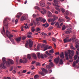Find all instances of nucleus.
<instances>
[{"label":"nucleus","mask_w":79,"mask_h":79,"mask_svg":"<svg viewBox=\"0 0 79 79\" xmlns=\"http://www.w3.org/2000/svg\"><path fill=\"white\" fill-rule=\"evenodd\" d=\"M5 27L6 29H8V24H6L5 25Z\"/></svg>","instance_id":"nucleus-40"},{"label":"nucleus","mask_w":79,"mask_h":79,"mask_svg":"<svg viewBox=\"0 0 79 79\" xmlns=\"http://www.w3.org/2000/svg\"><path fill=\"white\" fill-rule=\"evenodd\" d=\"M69 54V53H68V52H66L65 53V56H68V55Z\"/></svg>","instance_id":"nucleus-53"},{"label":"nucleus","mask_w":79,"mask_h":79,"mask_svg":"<svg viewBox=\"0 0 79 79\" xmlns=\"http://www.w3.org/2000/svg\"><path fill=\"white\" fill-rule=\"evenodd\" d=\"M22 15V13H19L17 14V15L15 16L17 18L19 19V18L21 15Z\"/></svg>","instance_id":"nucleus-8"},{"label":"nucleus","mask_w":79,"mask_h":79,"mask_svg":"<svg viewBox=\"0 0 79 79\" xmlns=\"http://www.w3.org/2000/svg\"><path fill=\"white\" fill-rule=\"evenodd\" d=\"M53 5H54V6H56V7H55L56 9V10H57V11H59V12H60V11H61L60 10V9L59 8H60V6H59V5H56V4H54L53 3Z\"/></svg>","instance_id":"nucleus-6"},{"label":"nucleus","mask_w":79,"mask_h":79,"mask_svg":"<svg viewBox=\"0 0 79 79\" xmlns=\"http://www.w3.org/2000/svg\"><path fill=\"white\" fill-rule=\"evenodd\" d=\"M55 26L58 27V28H61L60 26V23L58 22H57L55 24Z\"/></svg>","instance_id":"nucleus-19"},{"label":"nucleus","mask_w":79,"mask_h":79,"mask_svg":"<svg viewBox=\"0 0 79 79\" xmlns=\"http://www.w3.org/2000/svg\"><path fill=\"white\" fill-rule=\"evenodd\" d=\"M23 63H26L28 61V60H27V58L24 57L23 58Z\"/></svg>","instance_id":"nucleus-13"},{"label":"nucleus","mask_w":79,"mask_h":79,"mask_svg":"<svg viewBox=\"0 0 79 79\" xmlns=\"http://www.w3.org/2000/svg\"><path fill=\"white\" fill-rule=\"evenodd\" d=\"M77 55H75L74 56V60H76L77 58Z\"/></svg>","instance_id":"nucleus-46"},{"label":"nucleus","mask_w":79,"mask_h":79,"mask_svg":"<svg viewBox=\"0 0 79 79\" xmlns=\"http://www.w3.org/2000/svg\"><path fill=\"white\" fill-rule=\"evenodd\" d=\"M43 19H42V18H41V17L39 18V21H40V22H42V21Z\"/></svg>","instance_id":"nucleus-49"},{"label":"nucleus","mask_w":79,"mask_h":79,"mask_svg":"<svg viewBox=\"0 0 79 79\" xmlns=\"http://www.w3.org/2000/svg\"><path fill=\"white\" fill-rule=\"evenodd\" d=\"M72 32V31L71 30H69V31H65V33L67 34H69Z\"/></svg>","instance_id":"nucleus-23"},{"label":"nucleus","mask_w":79,"mask_h":79,"mask_svg":"<svg viewBox=\"0 0 79 79\" xmlns=\"http://www.w3.org/2000/svg\"><path fill=\"white\" fill-rule=\"evenodd\" d=\"M6 63H4L3 62L2 63V67L4 69H5L6 68V66H5Z\"/></svg>","instance_id":"nucleus-15"},{"label":"nucleus","mask_w":79,"mask_h":79,"mask_svg":"<svg viewBox=\"0 0 79 79\" xmlns=\"http://www.w3.org/2000/svg\"><path fill=\"white\" fill-rule=\"evenodd\" d=\"M65 29H66V27L65 26V25H64L62 26V30H65Z\"/></svg>","instance_id":"nucleus-41"},{"label":"nucleus","mask_w":79,"mask_h":79,"mask_svg":"<svg viewBox=\"0 0 79 79\" xmlns=\"http://www.w3.org/2000/svg\"><path fill=\"white\" fill-rule=\"evenodd\" d=\"M52 40H53V41L55 42H56V39H55V38H52Z\"/></svg>","instance_id":"nucleus-50"},{"label":"nucleus","mask_w":79,"mask_h":79,"mask_svg":"<svg viewBox=\"0 0 79 79\" xmlns=\"http://www.w3.org/2000/svg\"><path fill=\"white\" fill-rule=\"evenodd\" d=\"M40 5L42 7H44V6H45V4L44 3H41L40 4Z\"/></svg>","instance_id":"nucleus-24"},{"label":"nucleus","mask_w":79,"mask_h":79,"mask_svg":"<svg viewBox=\"0 0 79 79\" xmlns=\"http://www.w3.org/2000/svg\"><path fill=\"white\" fill-rule=\"evenodd\" d=\"M55 21V19H48V22H50V21Z\"/></svg>","instance_id":"nucleus-30"},{"label":"nucleus","mask_w":79,"mask_h":79,"mask_svg":"<svg viewBox=\"0 0 79 79\" xmlns=\"http://www.w3.org/2000/svg\"><path fill=\"white\" fill-rule=\"evenodd\" d=\"M61 10L63 13H64V9L61 8Z\"/></svg>","instance_id":"nucleus-57"},{"label":"nucleus","mask_w":79,"mask_h":79,"mask_svg":"<svg viewBox=\"0 0 79 79\" xmlns=\"http://www.w3.org/2000/svg\"><path fill=\"white\" fill-rule=\"evenodd\" d=\"M31 68L32 69H35L33 65H31Z\"/></svg>","instance_id":"nucleus-59"},{"label":"nucleus","mask_w":79,"mask_h":79,"mask_svg":"<svg viewBox=\"0 0 79 79\" xmlns=\"http://www.w3.org/2000/svg\"><path fill=\"white\" fill-rule=\"evenodd\" d=\"M40 53H38L37 54V56H38V58H40Z\"/></svg>","instance_id":"nucleus-56"},{"label":"nucleus","mask_w":79,"mask_h":79,"mask_svg":"<svg viewBox=\"0 0 79 79\" xmlns=\"http://www.w3.org/2000/svg\"><path fill=\"white\" fill-rule=\"evenodd\" d=\"M52 48V47L50 46H48V50H49V49H51V48Z\"/></svg>","instance_id":"nucleus-60"},{"label":"nucleus","mask_w":79,"mask_h":79,"mask_svg":"<svg viewBox=\"0 0 79 79\" xmlns=\"http://www.w3.org/2000/svg\"><path fill=\"white\" fill-rule=\"evenodd\" d=\"M48 45H45L44 48V49L43 50V51H45L46 50H48Z\"/></svg>","instance_id":"nucleus-31"},{"label":"nucleus","mask_w":79,"mask_h":79,"mask_svg":"<svg viewBox=\"0 0 79 79\" xmlns=\"http://www.w3.org/2000/svg\"><path fill=\"white\" fill-rule=\"evenodd\" d=\"M49 65L50 66H51L52 67H53V66L54 65H53V62H51V63H50L49 64Z\"/></svg>","instance_id":"nucleus-38"},{"label":"nucleus","mask_w":79,"mask_h":79,"mask_svg":"<svg viewBox=\"0 0 79 79\" xmlns=\"http://www.w3.org/2000/svg\"><path fill=\"white\" fill-rule=\"evenodd\" d=\"M27 43L25 45V47H26V48H27V46H28V44L27 43Z\"/></svg>","instance_id":"nucleus-58"},{"label":"nucleus","mask_w":79,"mask_h":79,"mask_svg":"<svg viewBox=\"0 0 79 79\" xmlns=\"http://www.w3.org/2000/svg\"><path fill=\"white\" fill-rule=\"evenodd\" d=\"M41 69L42 70V72H44V73H47V72H48V71L46 70L44 68H42Z\"/></svg>","instance_id":"nucleus-20"},{"label":"nucleus","mask_w":79,"mask_h":79,"mask_svg":"<svg viewBox=\"0 0 79 79\" xmlns=\"http://www.w3.org/2000/svg\"><path fill=\"white\" fill-rule=\"evenodd\" d=\"M6 58L5 57H3L2 58V61H3V63H4V64H5L6 63Z\"/></svg>","instance_id":"nucleus-28"},{"label":"nucleus","mask_w":79,"mask_h":79,"mask_svg":"<svg viewBox=\"0 0 79 79\" xmlns=\"http://www.w3.org/2000/svg\"><path fill=\"white\" fill-rule=\"evenodd\" d=\"M76 61H75L73 63V67H74L76 66Z\"/></svg>","instance_id":"nucleus-43"},{"label":"nucleus","mask_w":79,"mask_h":79,"mask_svg":"<svg viewBox=\"0 0 79 79\" xmlns=\"http://www.w3.org/2000/svg\"><path fill=\"white\" fill-rule=\"evenodd\" d=\"M13 37V35H9H9H8V36H7V37L9 39H10V40L11 41L12 44H15V42L14 41V40H13V39H11V37Z\"/></svg>","instance_id":"nucleus-4"},{"label":"nucleus","mask_w":79,"mask_h":79,"mask_svg":"<svg viewBox=\"0 0 79 79\" xmlns=\"http://www.w3.org/2000/svg\"><path fill=\"white\" fill-rule=\"evenodd\" d=\"M42 21H43V23H44L46 21V20L45 19H43Z\"/></svg>","instance_id":"nucleus-52"},{"label":"nucleus","mask_w":79,"mask_h":79,"mask_svg":"<svg viewBox=\"0 0 79 79\" xmlns=\"http://www.w3.org/2000/svg\"><path fill=\"white\" fill-rule=\"evenodd\" d=\"M69 59L71 60L72 58H73V56L74 55V51H71V50H69Z\"/></svg>","instance_id":"nucleus-3"},{"label":"nucleus","mask_w":79,"mask_h":79,"mask_svg":"<svg viewBox=\"0 0 79 79\" xmlns=\"http://www.w3.org/2000/svg\"><path fill=\"white\" fill-rule=\"evenodd\" d=\"M75 39V38H71L69 40V37H67L64 40V43H66V42H71V41H73V42L74 41V40Z\"/></svg>","instance_id":"nucleus-1"},{"label":"nucleus","mask_w":79,"mask_h":79,"mask_svg":"<svg viewBox=\"0 0 79 79\" xmlns=\"http://www.w3.org/2000/svg\"><path fill=\"white\" fill-rule=\"evenodd\" d=\"M52 29H53V27H50L48 28V30H49L50 31H51V30H52Z\"/></svg>","instance_id":"nucleus-62"},{"label":"nucleus","mask_w":79,"mask_h":79,"mask_svg":"<svg viewBox=\"0 0 79 79\" xmlns=\"http://www.w3.org/2000/svg\"><path fill=\"white\" fill-rule=\"evenodd\" d=\"M45 53H46V54L48 55H50V54L48 53V51H47L45 52Z\"/></svg>","instance_id":"nucleus-61"},{"label":"nucleus","mask_w":79,"mask_h":79,"mask_svg":"<svg viewBox=\"0 0 79 79\" xmlns=\"http://www.w3.org/2000/svg\"><path fill=\"white\" fill-rule=\"evenodd\" d=\"M42 9L43 10L44 13H47V11H46V10L44 9V8H42Z\"/></svg>","instance_id":"nucleus-55"},{"label":"nucleus","mask_w":79,"mask_h":79,"mask_svg":"<svg viewBox=\"0 0 79 79\" xmlns=\"http://www.w3.org/2000/svg\"><path fill=\"white\" fill-rule=\"evenodd\" d=\"M53 18L54 19H55V20H56V19H58V17L56 16V15H55L53 16Z\"/></svg>","instance_id":"nucleus-44"},{"label":"nucleus","mask_w":79,"mask_h":79,"mask_svg":"<svg viewBox=\"0 0 79 79\" xmlns=\"http://www.w3.org/2000/svg\"><path fill=\"white\" fill-rule=\"evenodd\" d=\"M31 54H29L27 55V58L29 60L31 58Z\"/></svg>","instance_id":"nucleus-32"},{"label":"nucleus","mask_w":79,"mask_h":79,"mask_svg":"<svg viewBox=\"0 0 79 79\" xmlns=\"http://www.w3.org/2000/svg\"><path fill=\"white\" fill-rule=\"evenodd\" d=\"M27 37H28V38H30V37H31V35H32V33L31 32H29L27 33Z\"/></svg>","instance_id":"nucleus-10"},{"label":"nucleus","mask_w":79,"mask_h":79,"mask_svg":"<svg viewBox=\"0 0 79 79\" xmlns=\"http://www.w3.org/2000/svg\"><path fill=\"white\" fill-rule=\"evenodd\" d=\"M8 61H6V64L7 66H9L10 64H14V61L10 59H7Z\"/></svg>","instance_id":"nucleus-2"},{"label":"nucleus","mask_w":79,"mask_h":79,"mask_svg":"<svg viewBox=\"0 0 79 79\" xmlns=\"http://www.w3.org/2000/svg\"><path fill=\"white\" fill-rule=\"evenodd\" d=\"M52 14L50 11H48V18H50L52 16Z\"/></svg>","instance_id":"nucleus-11"},{"label":"nucleus","mask_w":79,"mask_h":79,"mask_svg":"<svg viewBox=\"0 0 79 79\" xmlns=\"http://www.w3.org/2000/svg\"><path fill=\"white\" fill-rule=\"evenodd\" d=\"M39 73L40 74H41V75H42V76H45V74H44V73L42 72H39Z\"/></svg>","instance_id":"nucleus-36"},{"label":"nucleus","mask_w":79,"mask_h":79,"mask_svg":"<svg viewBox=\"0 0 79 79\" xmlns=\"http://www.w3.org/2000/svg\"><path fill=\"white\" fill-rule=\"evenodd\" d=\"M3 32L4 33V34H5L6 35L7 37H8V35H10V31H8V30H6V32L5 33V29L4 28V27L3 28Z\"/></svg>","instance_id":"nucleus-5"},{"label":"nucleus","mask_w":79,"mask_h":79,"mask_svg":"<svg viewBox=\"0 0 79 79\" xmlns=\"http://www.w3.org/2000/svg\"><path fill=\"white\" fill-rule=\"evenodd\" d=\"M46 68L48 69L49 73H51L52 72V70L51 69V68L50 67V66L48 65H47L46 67Z\"/></svg>","instance_id":"nucleus-9"},{"label":"nucleus","mask_w":79,"mask_h":79,"mask_svg":"<svg viewBox=\"0 0 79 79\" xmlns=\"http://www.w3.org/2000/svg\"><path fill=\"white\" fill-rule=\"evenodd\" d=\"M72 38H75V40H74V41H73V42H75V44H76L77 43H78V42H79V40H76V36H75V37H74V36H73Z\"/></svg>","instance_id":"nucleus-17"},{"label":"nucleus","mask_w":79,"mask_h":79,"mask_svg":"<svg viewBox=\"0 0 79 79\" xmlns=\"http://www.w3.org/2000/svg\"><path fill=\"white\" fill-rule=\"evenodd\" d=\"M59 60H60V57H57L55 59H54V62L55 63H58V62H59Z\"/></svg>","instance_id":"nucleus-7"},{"label":"nucleus","mask_w":79,"mask_h":79,"mask_svg":"<svg viewBox=\"0 0 79 79\" xmlns=\"http://www.w3.org/2000/svg\"><path fill=\"white\" fill-rule=\"evenodd\" d=\"M29 47L30 48H31V47H32V45H33V43H28Z\"/></svg>","instance_id":"nucleus-22"},{"label":"nucleus","mask_w":79,"mask_h":79,"mask_svg":"<svg viewBox=\"0 0 79 79\" xmlns=\"http://www.w3.org/2000/svg\"><path fill=\"white\" fill-rule=\"evenodd\" d=\"M6 21H7V18L5 19L4 20L3 22V24H5L6 22Z\"/></svg>","instance_id":"nucleus-34"},{"label":"nucleus","mask_w":79,"mask_h":79,"mask_svg":"<svg viewBox=\"0 0 79 79\" xmlns=\"http://www.w3.org/2000/svg\"><path fill=\"white\" fill-rule=\"evenodd\" d=\"M40 57L42 59H44V58H45V57H44V54H41L40 56Z\"/></svg>","instance_id":"nucleus-26"},{"label":"nucleus","mask_w":79,"mask_h":79,"mask_svg":"<svg viewBox=\"0 0 79 79\" xmlns=\"http://www.w3.org/2000/svg\"><path fill=\"white\" fill-rule=\"evenodd\" d=\"M26 16H23L21 18V21H23L24 20H26Z\"/></svg>","instance_id":"nucleus-16"},{"label":"nucleus","mask_w":79,"mask_h":79,"mask_svg":"<svg viewBox=\"0 0 79 79\" xmlns=\"http://www.w3.org/2000/svg\"><path fill=\"white\" fill-rule=\"evenodd\" d=\"M40 44H39L38 45L37 49L36 50V51L39 50V49L40 48Z\"/></svg>","instance_id":"nucleus-29"},{"label":"nucleus","mask_w":79,"mask_h":79,"mask_svg":"<svg viewBox=\"0 0 79 79\" xmlns=\"http://www.w3.org/2000/svg\"><path fill=\"white\" fill-rule=\"evenodd\" d=\"M43 26H44L45 27H47L49 26V24L48 23H46L43 24Z\"/></svg>","instance_id":"nucleus-18"},{"label":"nucleus","mask_w":79,"mask_h":79,"mask_svg":"<svg viewBox=\"0 0 79 79\" xmlns=\"http://www.w3.org/2000/svg\"><path fill=\"white\" fill-rule=\"evenodd\" d=\"M60 64H63V62L62 59H60Z\"/></svg>","instance_id":"nucleus-39"},{"label":"nucleus","mask_w":79,"mask_h":79,"mask_svg":"<svg viewBox=\"0 0 79 79\" xmlns=\"http://www.w3.org/2000/svg\"><path fill=\"white\" fill-rule=\"evenodd\" d=\"M31 56H32L33 58L35 60H36V59H37V56H36L35 54L34 53L32 54Z\"/></svg>","instance_id":"nucleus-12"},{"label":"nucleus","mask_w":79,"mask_h":79,"mask_svg":"<svg viewBox=\"0 0 79 79\" xmlns=\"http://www.w3.org/2000/svg\"><path fill=\"white\" fill-rule=\"evenodd\" d=\"M79 47V44H77L75 46V47L76 48H78Z\"/></svg>","instance_id":"nucleus-51"},{"label":"nucleus","mask_w":79,"mask_h":79,"mask_svg":"<svg viewBox=\"0 0 79 79\" xmlns=\"http://www.w3.org/2000/svg\"><path fill=\"white\" fill-rule=\"evenodd\" d=\"M34 8L36 9V10H39L40 11V8L37 6L35 7Z\"/></svg>","instance_id":"nucleus-33"},{"label":"nucleus","mask_w":79,"mask_h":79,"mask_svg":"<svg viewBox=\"0 0 79 79\" xmlns=\"http://www.w3.org/2000/svg\"><path fill=\"white\" fill-rule=\"evenodd\" d=\"M34 77L35 79H39V75H36Z\"/></svg>","instance_id":"nucleus-35"},{"label":"nucleus","mask_w":79,"mask_h":79,"mask_svg":"<svg viewBox=\"0 0 79 79\" xmlns=\"http://www.w3.org/2000/svg\"><path fill=\"white\" fill-rule=\"evenodd\" d=\"M26 39V37L25 36H23L22 38V40H25V39Z\"/></svg>","instance_id":"nucleus-54"},{"label":"nucleus","mask_w":79,"mask_h":79,"mask_svg":"<svg viewBox=\"0 0 79 79\" xmlns=\"http://www.w3.org/2000/svg\"><path fill=\"white\" fill-rule=\"evenodd\" d=\"M21 37H18L16 39V41H17V42H19V41H20V40H21Z\"/></svg>","instance_id":"nucleus-27"},{"label":"nucleus","mask_w":79,"mask_h":79,"mask_svg":"<svg viewBox=\"0 0 79 79\" xmlns=\"http://www.w3.org/2000/svg\"><path fill=\"white\" fill-rule=\"evenodd\" d=\"M41 36L43 37H46L47 36V34H45V33L43 32L41 34Z\"/></svg>","instance_id":"nucleus-14"},{"label":"nucleus","mask_w":79,"mask_h":79,"mask_svg":"<svg viewBox=\"0 0 79 79\" xmlns=\"http://www.w3.org/2000/svg\"><path fill=\"white\" fill-rule=\"evenodd\" d=\"M37 66H40V63H38L36 64Z\"/></svg>","instance_id":"nucleus-63"},{"label":"nucleus","mask_w":79,"mask_h":79,"mask_svg":"<svg viewBox=\"0 0 79 79\" xmlns=\"http://www.w3.org/2000/svg\"><path fill=\"white\" fill-rule=\"evenodd\" d=\"M49 53H54V51L53 50V49H52L49 51Z\"/></svg>","instance_id":"nucleus-42"},{"label":"nucleus","mask_w":79,"mask_h":79,"mask_svg":"<svg viewBox=\"0 0 79 79\" xmlns=\"http://www.w3.org/2000/svg\"><path fill=\"white\" fill-rule=\"evenodd\" d=\"M31 31L32 32H34V31H35V29H34V27H32Z\"/></svg>","instance_id":"nucleus-37"},{"label":"nucleus","mask_w":79,"mask_h":79,"mask_svg":"<svg viewBox=\"0 0 79 79\" xmlns=\"http://www.w3.org/2000/svg\"><path fill=\"white\" fill-rule=\"evenodd\" d=\"M45 44H43L41 46V48H44V50L45 49Z\"/></svg>","instance_id":"nucleus-48"},{"label":"nucleus","mask_w":79,"mask_h":79,"mask_svg":"<svg viewBox=\"0 0 79 79\" xmlns=\"http://www.w3.org/2000/svg\"><path fill=\"white\" fill-rule=\"evenodd\" d=\"M40 31V28L38 27L36 29V32H39V31Z\"/></svg>","instance_id":"nucleus-45"},{"label":"nucleus","mask_w":79,"mask_h":79,"mask_svg":"<svg viewBox=\"0 0 79 79\" xmlns=\"http://www.w3.org/2000/svg\"><path fill=\"white\" fill-rule=\"evenodd\" d=\"M60 56L61 58H64V54L63 52H62L61 53L60 55Z\"/></svg>","instance_id":"nucleus-21"},{"label":"nucleus","mask_w":79,"mask_h":79,"mask_svg":"<svg viewBox=\"0 0 79 79\" xmlns=\"http://www.w3.org/2000/svg\"><path fill=\"white\" fill-rule=\"evenodd\" d=\"M71 29V26L70 25H69V26H68L67 30L68 31H69Z\"/></svg>","instance_id":"nucleus-25"},{"label":"nucleus","mask_w":79,"mask_h":79,"mask_svg":"<svg viewBox=\"0 0 79 79\" xmlns=\"http://www.w3.org/2000/svg\"><path fill=\"white\" fill-rule=\"evenodd\" d=\"M54 3H56V4L57 5H58V2L56 0L54 1Z\"/></svg>","instance_id":"nucleus-47"},{"label":"nucleus","mask_w":79,"mask_h":79,"mask_svg":"<svg viewBox=\"0 0 79 79\" xmlns=\"http://www.w3.org/2000/svg\"><path fill=\"white\" fill-rule=\"evenodd\" d=\"M20 63H23V60H22V59H20Z\"/></svg>","instance_id":"nucleus-64"}]
</instances>
